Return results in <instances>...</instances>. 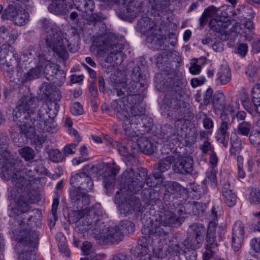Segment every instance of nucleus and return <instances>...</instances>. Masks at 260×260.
<instances>
[{
	"label": "nucleus",
	"mask_w": 260,
	"mask_h": 260,
	"mask_svg": "<svg viewBox=\"0 0 260 260\" xmlns=\"http://www.w3.org/2000/svg\"><path fill=\"white\" fill-rule=\"evenodd\" d=\"M13 58H14L15 62L11 63L9 66H20L21 68H23V64L25 62H29L31 61L33 56L32 53L29 51L23 52L21 55L19 57L18 54L17 53H14L13 55ZM26 63H25L26 65Z\"/></svg>",
	"instance_id": "7c9ffc66"
},
{
	"label": "nucleus",
	"mask_w": 260,
	"mask_h": 260,
	"mask_svg": "<svg viewBox=\"0 0 260 260\" xmlns=\"http://www.w3.org/2000/svg\"><path fill=\"white\" fill-rule=\"evenodd\" d=\"M18 35L17 33L8 32L4 39V43L11 46L17 39Z\"/></svg>",
	"instance_id": "69168bd1"
},
{
	"label": "nucleus",
	"mask_w": 260,
	"mask_h": 260,
	"mask_svg": "<svg viewBox=\"0 0 260 260\" xmlns=\"http://www.w3.org/2000/svg\"><path fill=\"white\" fill-rule=\"evenodd\" d=\"M199 149L202 154L208 155L215 151L214 145L210 141V140H205L202 143L200 144Z\"/></svg>",
	"instance_id": "49530a36"
},
{
	"label": "nucleus",
	"mask_w": 260,
	"mask_h": 260,
	"mask_svg": "<svg viewBox=\"0 0 260 260\" xmlns=\"http://www.w3.org/2000/svg\"><path fill=\"white\" fill-rule=\"evenodd\" d=\"M81 140L80 137H77V143H72L66 145L63 149V153L64 156H68L69 155H73L75 153L77 146L80 141Z\"/></svg>",
	"instance_id": "8fccbe9b"
},
{
	"label": "nucleus",
	"mask_w": 260,
	"mask_h": 260,
	"mask_svg": "<svg viewBox=\"0 0 260 260\" xmlns=\"http://www.w3.org/2000/svg\"><path fill=\"white\" fill-rule=\"evenodd\" d=\"M160 135L167 141L177 144L179 139L178 136L174 133L173 128L169 124H164L160 127Z\"/></svg>",
	"instance_id": "c756f323"
},
{
	"label": "nucleus",
	"mask_w": 260,
	"mask_h": 260,
	"mask_svg": "<svg viewBox=\"0 0 260 260\" xmlns=\"http://www.w3.org/2000/svg\"><path fill=\"white\" fill-rule=\"evenodd\" d=\"M216 9L213 6L209 7L205 9L200 18V25L202 26L205 25L210 17H213L216 14Z\"/></svg>",
	"instance_id": "a19ab883"
},
{
	"label": "nucleus",
	"mask_w": 260,
	"mask_h": 260,
	"mask_svg": "<svg viewBox=\"0 0 260 260\" xmlns=\"http://www.w3.org/2000/svg\"><path fill=\"white\" fill-rule=\"evenodd\" d=\"M147 173V170L144 168H138L136 172L133 169L125 171L123 176L127 186L118 190L116 192V198H117L119 194L136 193L140 191L144 186Z\"/></svg>",
	"instance_id": "ddd939ff"
},
{
	"label": "nucleus",
	"mask_w": 260,
	"mask_h": 260,
	"mask_svg": "<svg viewBox=\"0 0 260 260\" xmlns=\"http://www.w3.org/2000/svg\"><path fill=\"white\" fill-rule=\"evenodd\" d=\"M175 158L173 155H168L161 159L157 164V169L160 172H165L170 168L173 162H175Z\"/></svg>",
	"instance_id": "c9c22d12"
},
{
	"label": "nucleus",
	"mask_w": 260,
	"mask_h": 260,
	"mask_svg": "<svg viewBox=\"0 0 260 260\" xmlns=\"http://www.w3.org/2000/svg\"><path fill=\"white\" fill-rule=\"evenodd\" d=\"M6 149L5 147L4 149L0 150V169L4 178L8 180L14 171V162L16 161Z\"/></svg>",
	"instance_id": "a211bd4d"
},
{
	"label": "nucleus",
	"mask_w": 260,
	"mask_h": 260,
	"mask_svg": "<svg viewBox=\"0 0 260 260\" xmlns=\"http://www.w3.org/2000/svg\"><path fill=\"white\" fill-rule=\"evenodd\" d=\"M14 171L10 179L13 184L17 188L18 192L23 193L21 195L18 201L22 200L27 204L31 203V196L30 193L32 190V185L35 183L36 173L35 170L28 168H24L23 173L30 179H26L24 177L21 176L20 173L18 171L17 165L15 161L14 162Z\"/></svg>",
	"instance_id": "f8f14e48"
},
{
	"label": "nucleus",
	"mask_w": 260,
	"mask_h": 260,
	"mask_svg": "<svg viewBox=\"0 0 260 260\" xmlns=\"http://www.w3.org/2000/svg\"><path fill=\"white\" fill-rule=\"evenodd\" d=\"M18 152L21 157L26 161L31 160L35 156L34 150L28 146H25L19 149Z\"/></svg>",
	"instance_id": "c03bdc74"
},
{
	"label": "nucleus",
	"mask_w": 260,
	"mask_h": 260,
	"mask_svg": "<svg viewBox=\"0 0 260 260\" xmlns=\"http://www.w3.org/2000/svg\"><path fill=\"white\" fill-rule=\"evenodd\" d=\"M228 22L222 21L217 19H212L209 23V25L212 30L220 34L225 32L224 30L228 28Z\"/></svg>",
	"instance_id": "72a5a7b5"
},
{
	"label": "nucleus",
	"mask_w": 260,
	"mask_h": 260,
	"mask_svg": "<svg viewBox=\"0 0 260 260\" xmlns=\"http://www.w3.org/2000/svg\"><path fill=\"white\" fill-rule=\"evenodd\" d=\"M245 229L244 223L240 220L236 221L233 226L231 245L235 251H238L242 246Z\"/></svg>",
	"instance_id": "6ab92c4d"
},
{
	"label": "nucleus",
	"mask_w": 260,
	"mask_h": 260,
	"mask_svg": "<svg viewBox=\"0 0 260 260\" xmlns=\"http://www.w3.org/2000/svg\"><path fill=\"white\" fill-rule=\"evenodd\" d=\"M70 183L73 187L77 186L87 192L92 190L94 187L91 177L84 174L77 173L72 175L70 180Z\"/></svg>",
	"instance_id": "4be33fe9"
},
{
	"label": "nucleus",
	"mask_w": 260,
	"mask_h": 260,
	"mask_svg": "<svg viewBox=\"0 0 260 260\" xmlns=\"http://www.w3.org/2000/svg\"><path fill=\"white\" fill-rule=\"evenodd\" d=\"M45 70L42 66H37L34 68L31 69L28 72L25 73L23 76V80L27 82L35 78H39Z\"/></svg>",
	"instance_id": "f704fd0d"
},
{
	"label": "nucleus",
	"mask_w": 260,
	"mask_h": 260,
	"mask_svg": "<svg viewBox=\"0 0 260 260\" xmlns=\"http://www.w3.org/2000/svg\"><path fill=\"white\" fill-rule=\"evenodd\" d=\"M245 27L243 31H241L242 35L246 38L250 40L252 38V35L254 34V26L253 23L250 20H244L243 22V26Z\"/></svg>",
	"instance_id": "e433bc0d"
},
{
	"label": "nucleus",
	"mask_w": 260,
	"mask_h": 260,
	"mask_svg": "<svg viewBox=\"0 0 260 260\" xmlns=\"http://www.w3.org/2000/svg\"><path fill=\"white\" fill-rule=\"evenodd\" d=\"M252 127L249 122L243 121L240 123L237 127V133L242 136H248L250 134Z\"/></svg>",
	"instance_id": "a18cd8bd"
},
{
	"label": "nucleus",
	"mask_w": 260,
	"mask_h": 260,
	"mask_svg": "<svg viewBox=\"0 0 260 260\" xmlns=\"http://www.w3.org/2000/svg\"><path fill=\"white\" fill-rule=\"evenodd\" d=\"M45 73L47 79L57 86H61L65 81V73L59 69L56 64H47L45 69Z\"/></svg>",
	"instance_id": "412c9836"
},
{
	"label": "nucleus",
	"mask_w": 260,
	"mask_h": 260,
	"mask_svg": "<svg viewBox=\"0 0 260 260\" xmlns=\"http://www.w3.org/2000/svg\"><path fill=\"white\" fill-rule=\"evenodd\" d=\"M81 249L83 254L86 256H89L90 259L95 257L96 254L92 249V246L90 242L88 241L84 242Z\"/></svg>",
	"instance_id": "09e8293b"
},
{
	"label": "nucleus",
	"mask_w": 260,
	"mask_h": 260,
	"mask_svg": "<svg viewBox=\"0 0 260 260\" xmlns=\"http://www.w3.org/2000/svg\"><path fill=\"white\" fill-rule=\"evenodd\" d=\"M149 3L153 9L161 11L166 8L169 5L168 0H149Z\"/></svg>",
	"instance_id": "864d4df0"
},
{
	"label": "nucleus",
	"mask_w": 260,
	"mask_h": 260,
	"mask_svg": "<svg viewBox=\"0 0 260 260\" xmlns=\"http://www.w3.org/2000/svg\"><path fill=\"white\" fill-rule=\"evenodd\" d=\"M20 10V9L17 8L16 6L10 5L3 13L2 16V18L3 19H12L13 21Z\"/></svg>",
	"instance_id": "37998d69"
},
{
	"label": "nucleus",
	"mask_w": 260,
	"mask_h": 260,
	"mask_svg": "<svg viewBox=\"0 0 260 260\" xmlns=\"http://www.w3.org/2000/svg\"><path fill=\"white\" fill-rule=\"evenodd\" d=\"M139 66H136L133 68L131 74V81L125 87L124 78L121 80L119 78L114 79L115 87L113 88V92L116 93L118 96H121L126 92L127 95L133 96L139 95L147 87V80L145 76L140 73Z\"/></svg>",
	"instance_id": "9d476101"
},
{
	"label": "nucleus",
	"mask_w": 260,
	"mask_h": 260,
	"mask_svg": "<svg viewBox=\"0 0 260 260\" xmlns=\"http://www.w3.org/2000/svg\"><path fill=\"white\" fill-rule=\"evenodd\" d=\"M203 242L201 239L188 234L183 242L186 249L185 250L180 247L176 238H173L168 244L167 250L170 254L169 260H196V250L202 246Z\"/></svg>",
	"instance_id": "1a4fd4ad"
},
{
	"label": "nucleus",
	"mask_w": 260,
	"mask_h": 260,
	"mask_svg": "<svg viewBox=\"0 0 260 260\" xmlns=\"http://www.w3.org/2000/svg\"><path fill=\"white\" fill-rule=\"evenodd\" d=\"M145 183L148 187H145L142 191L141 194L143 200L146 204L153 205L158 201V192L155 191L152 187H155L158 183V181L151 175L146 177Z\"/></svg>",
	"instance_id": "f3484780"
},
{
	"label": "nucleus",
	"mask_w": 260,
	"mask_h": 260,
	"mask_svg": "<svg viewBox=\"0 0 260 260\" xmlns=\"http://www.w3.org/2000/svg\"><path fill=\"white\" fill-rule=\"evenodd\" d=\"M29 21V15L25 10L21 8L16 15L13 21L14 23L19 25L23 26L26 24Z\"/></svg>",
	"instance_id": "ea45409f"
},
{
	"label": "nucleus",
	"mask_w": 260,
	"mask_h": 260,
	"mask_svg": "<svg viewBox=\"0 0 260 260\" xmlns=\"http://www.w3.org/2000/svg\"><path fill=\"white\" fill-rule=\"evenodd\" d=\"M118 226L124 235L133 233L135 229V224L126 219L121 221Z\"/></svg>",
	"instance_id": "58836bf2"
},
{
	"label": "nucleus",
	"mask_w": 260,
	"mask_h": 260,
	"mask_svg": "<svg viewBox=\"0 0 260 260\" xmlns=\"http://www.w3.org/2000/svg\"><path fill=\"white\" fill-rule=\"evenodd\" d=\"M217 212L215 207L211 209L210 217L212 220L209 223L208 227L206 230L205 237V251L203 253V260H209L213 256L214 250L219 246L218 242L221 241L222 238L220 235L217 238L216 229L218 223L216 222L217 219Z\"/></svg>",
	"instance_id": "4468645a"
},
{
	"label": "nucleus",
	"mask_w": 260,
	"mask_h": 260,
	"mask_svg": "<svg viewBox=\"0 0 260 260\" xmlns=\"http://www.w3.org/2000/svg\"><path fill=\"white\" fill-rule=\"evenodd\" d=\"M75 6L79 11L84 13L83 16L90 21H99V19L93 11L94 9L93 0H75Z\"/></svg>",
	"instance_id": "5701e85b"
},
{
	"label": "nucleus",
	"mask_w": 260,
	"mask_h": 260,
	"mask_svg": "<svg viewBox=\"0 0 260 260\" xmlns=\"http://www.w3.org/2000/svg\"><path fill=\"white\" fill-rule=\"evenodd\" d=\"M222 199L224 203L229 207L234 206L237 201V196L233 192L229 193L222 196Z\"/></svg>",
	"instance_id": "6e6d98bb"
},
{
	"label": "nucleus",
	"mask_w": 260,
	"mask_h": 260,
	"mask_svg": "<svg viewBox=\"0 0 260 260\" xmlns=\"http://www.w3.org/2000/svg\"><path fill=\"white\" fill-rule=\"evenodd\" d=\"M70 111L74 115H80L83 113V106L79 102H74L70 107Z\"/></svg>",
	"instance_id": "e2e57ef3"
},
{
	"label": "nucleus",
	"mask_w": 260,
	"mask_h": 260,
	"mask_svg": "<svg viewBox=\"0 0 260 260\" xmlns=\"http://www.w3.org/2000/svg\"><path fill=\"white\" fill-rule=\"evenodd\" d=\"M166 245L145 235L141 237L135 249L138 260H160L167 256Z\"/></svg>",
	"instance_id": "6e6552de"
},
{
	"label": "nucleus",
	"mask_w": 260,
	"mask_h": 260,
	"mask_svg": "<svg viewBox=\"0 0 260 260\" xmlns=\"http://www.w3.org/2000/svg\"><path fill=\"white\" fill-rule=\"evenodd\" d=\"M13 212L16 215V219L20 225L19 235L18 240L19 242L29 248L36 249L39 244V233L29 229L27 223L32 218V215L28 213L35 212V214L40 215L41 212L38 209H31L29 205L22 200L18 201Z\"/></svg>",
	"instance_id": "20e7f679"
},
{
	"label": "nucleus",
	"mask_w": 260,
	"mask_h": 260,
	"mask_svg": "<svg viewBox=\"0 0 260 260\" xmlns=\"http://www.w3.org/2000/svg\"><path fill=\"white\" fill-rule=\"evenodd\" d=\"M111 107L123 120V133L125 137L135 139L151 130L152 119L145 114L146 108L143 99H116L112 102Z\"/></svg>",
	"instance_id": "f03ea898"
},
{
	"label": "nucleus",
	"mask_w": 260,
	"mask_h": 260,
	"mask_svg": "<svg viewBox=\"0 0 260 260\" xmlns=\"http://www.w3.org/2000/svg\"><path fill=\"white\" fill-rule=\"evenodd\" d=\"M117 37L112 33L107 32L102 35L95 40V45L99 54L108 52L105 61L116 65L120 64L124 59L122 51V45L118 43Z\"/></svg>",
	"instance_id": "0eeeda50"
},
{
	"label": "nucleus",
	"mask_w": 260,
	"mask_h": 260,
	"mask_svg": "<svg viewBox=\"0 0 260 260\" xmlns=\"http://www.w3.org/2000/svg\"><path fill=\"white\" fill-rule=\"evenodd\" d=\"M186 189L181 185L179 183L174 181L172 182L168 186L166 191L164 197V200L166 202H168V204L171 205L169 203L171 199L181 196L182 193H185Z\"/></svg>",
	"instance_id": "c85d7f7f"
},
{
	"label": "nucleus",
	"mask_w": 260,
	"mask_h": 260,
	"mask_svg": "<svg viewBox=\"0 0 260 260\" xmlns=\"http://www.w3.org/2000/svg\"><path fill=\"white\" fill-rule=\"evenodd\" d=\"M249 200L255 204L260 203V189L256 187H252L249 192Z\"/></svg>",
	"instance_id": "13d9d810"
},
{
	"label": "nucleus",
	"mask_w": 260,
	"mask_h": 260,
	"mask_svg": "<svg viewBox=\"0 0 260 260\" xmlns=\"http://www.w3.org/2000/svg\"><path fill=\"white\" fill-rule=\"evenodd\" d=\"M182 218L171 211H165L164 215L161 217L160 222L150 220L147 225H144L141 230L142 233L156 241L160 240V243L167 246L170 241L175 238L170 235L171 229L169 227L180 225Z\"/></svg>",
	"instance_id": "39448f33"
},
{
	"label": "nucleus",
	"mask_w": 260,
	"mask_h": 260,
	"mask_svg": "<svg viewBox=\"0 0 260 260\" xmlns=\"http://www.w3.org/2000/svg\"><path fill=\"white\" fill-rule=\"evenodd\" d=\"M217 172L213 169L207 172V178L211 181V185L215 187L217 184Z\"/></svg>",
	"instance_id": "0e129e2a"
},
{
	"label": "nucleus",
	"mask_w": 260,
	"mask_h": 260,
	"mask_svg": "<svg viewBox=\"0 0 260 260\" xmlns=\"http://www.w3.org/2000/svg\"><path fill=\"white\" fill-rule=\"evenodd\" d=\"M218 79L222 84H225L231 79V73L229 67L226 65H222L218 73Z\"/></svg>",
	"instance_id": "4c0bfd02"
},
{
	"label": "nucleus",
	"mask_w": 260,
	"mask_h": 260,
	"mask_svg": "<svg viewBox=\"0 0 260 260\" xmlns=\"http://www.w3.org/2000/svg\"><path fill=\"white\" fill-rule=\"evenodd\" d=\"M59 110L55 99H21L14 110L13 119L17 122L20 132L32 137L35 128L43 133L55 129L56 124L53 118Z\"/></svg>",
	"instance_id": "f257e3e1"
},
{
	"label": "nucleus",
	"mask_w": 260,
	"mask_h": 260,
	"mask_svg": "<svg viewBox=\"0 0 260 260\" xmlns=\"http://www.w3.org/2000/svg\"><path fill=\"white\" fill-rule=\"evenodd\" d=\"M221 121L217 131L216 135L217 141L222 144L226 148L228 146V141L230 136V133L228 130L230 128L232 123L230 122V118L226 114H222L221 115Z\"/></svg>",
	"instance_id": "aec40b11"
},
{
	"label": "nucleus",
	"mask_w": 260,
	"mask_h": 260,
	"mask_svg": "<svg viewBox=\"0 0 260 260\" xmlns=\"http://www.w3.org/2000/svg\"><path fill=\"white\" fill-rule=\"evenodd\" d=\"M231 148L230 153L236 155L237 153H239L242 149L241 141L239 138H236L235 139H231Z\"/></svg>",
	"instance_id": "4d7b16f0"
},
{
	"label": "nucleus",
	"mask_w": 260,
	"mask_h": 260,
	"mask_svg": "<svg viewBox=\"0 0 260 260\" xmlns=\"http://www.w3.org/2000/svg\"><path fill=\"white\" fill-rule=\"evenodd\" d=\"M155 27L154 22L148 17L141 18L138 22V27L140 32L148 37V40H151L156 44V48L161 49L163 40L157 37L153 36V30Z\"/></svg>",
	"instance_id": "dca6fc26"
},
{
	"label": "nucleus",
	"mask_w": 260,
	"mask_h": 260,
	"mask_svg": "<svg viewBox=\"0 0 260 260\" xmlns=\"http://www.w3.org/2000/svg\"><path fill=\"white\" fill-rule=\"evenodd\" d=\"M259 127L258 130L252 131L249 135V140L253 145H258L260 144V120L257 123Z\"/></svg>",
	"instance_id": "3c124183"
},
{
	"label": "nucleus",
	"mask_w": 260,
	"mask_h": 260,
	"mask_svg": "<svg viewBox=\"0 0 260 260\" xmlns=\"http://www.w3.org/2000/svg\"><path fill=\"white\" fill-rule=\"evenodd\" d=\"M250 246L257 253H260V238H254L251 240Z\"/></svg>",
	"instance_id": "774afa93"
},
{
	"label": "nucleus",
	"mask_w": 260,
	"mask_h": 260,
	"mask_svg": "<svg viewBox=\"0 0 260 260\" xmlns=\"http://www.w3.org/2000/svg\"><path fill=\"white\" fill-rule=\"evenodd\" d=\"M125 194H119L118 198L115 197L118 203H121L120 210L122 213L125 216L134 215L138 216L142 213L143 207L141 203L140 199L135 196L126 197Z\"/></svg>",
	"instance_id": "2eb2a0df"
},
{
	"label": "nucleus",
	"mask_w": 260,
	"mask_h": 260,
	"mask_svg": "<svg viewBox=\"0 0 260 260\" xmlns=\"http://www.w3.org/2000/svg\"><path fill=\"white\" fill-rule=\"evenodd\" d=\"M45 40L47 46L62 58L68 56L67 47L71 52L77 51L79 48L74 44L72 45L73 41L68 39L67 34L59 28H54L53 31L45 35Z\"/></svg>",
	"instance_id": "9b49d317"
},
{
	"label": "nucleus",
	"mask_w": 260,
	"mask_h": 260,
	"mask_svg": "<svg viewBox=\"0 0 260 260\" xmlns=\"http://www.w3.org/2000/svg\"><path fill=\"white\" fill-rule=\"evenodd\" d=\"M36 249L29 248L18 253V260H36Z\"/></svg>",
	"instance_id": "79ce46f5"
},
{
	"label": "nucleus",
	"mask_w": 260,
	"mask_h": 260,
	"mask_svg": "<svg viewBox=\"0 0 260 260\" xmlns=\"http://www.w3.org/2000/svg\"><path fill=\"white\" fill-rule=\"evenodd\" d=\"M206 231L205 226L202 223H194L189 226L188 234L194 237L204 240V235Z\"/></svg>",
	"instance_id": "2f4dec72"
},
{
	"label": "nucleus",
	"mask_w": 260,
	"mask_h": 260,
	"mask_svg": "<svg viewBox=\"0 0 260 260\" xmlns=\"http://www.w3.org/2000/svg\"><path fill=\"white\" fill-rule=\"evenodd\" d=\"M101 212L94 208L88 211L77 210L74 212L77 221L75 231L83 234L91 230L94 238L104 244H114L122 241L124 235L118 226L106 227L101 221Z\"/></svg>",
	"instance_id": "7ed1b4c3"
},
{
	"label": "nucleus",
	"mask_w": 260,
	"mask_h": 260,
	"mask_svg": "<svg viewBox=\"0 0 260 260\" xmlns=\"http://www.w3.org/2000/svg\"><path fill=\"white\" fill-rule=\"evenodd\" d=\"M186 99H161L158 102L162 113L176 120L175 125L193 118V109L190 103L184 101Z\"/></svg>",
	"instance_id": "423d86ee"
},
{
	"label": "nucleus",
	"mask_w": 260,
	"mask_h": 260,
	"mask_svg": "<svg viewBox=\"0 0 260 260\" xmlns=\"http://www.w3.org/2000/svg\"><path fill=\"white\" fill-rule=\"evenodd\" d=\"M16 122V125L14 127V129L17 131V132L20 133V134L24 135V136L27 138H34V143L36 145H42L43 143H45L46 141V138L43 136H36V131H38L39 132L36 128H35V135L32 137H28L25 136L24 134H23L22 132H20L19 128L17 127V122L16 121H14Z\"/></svg>",
	"instance_id": "de8ad7c7"
},
{
	"label": "nucleus",
	"mask_w": 260,
	"mask_h": 260,
	"mask_svg": "<svg viewBox=\"0 0 260 260\" xmlns=\"http://www.w3.org/2000/svg\"><path fill=\"white\" fill-rule=\"evenodd\" d=\"M258 68L254 64H250L246 71V75L250 78L252 82H254L258 74Z\"/></svg>",
	"instance_id": "bf43d9fd"
},
{
	"label": "nucleus",
	"mask_w": 260,
	"mask_h": 260,
	"mask_svg": "<svg viewBox=\"0 0 260 260\" xmlns=\"http://www.w3.org/2000/svg\"><path fill=\"white\" fill-rule=\"evenodd\" d=\"M122 8H120L121 10L119 11L121 13L119 12V10L117 11L118 16L122 19L134 18L140 12V8L138 7V3L133 0L127 3Z\"/></svg>",
	"instance_id": "cd10ccee"
},
{
	"label": "nucleus",
	"mask_w": 260,
	"mask_h": 260,
	"mask_svg": "<svg viewBox=\"0 0 260 260\" xmlns=\"http://www.w3.org/2000/svg\"><path fill=\"white\" fill-rule=\"evenodd\" d=\"M209 155V162L212 168L213 169L217 166L219 162V158L215 151L211 152Z\"/></svg>",
	"instance_id": "338daca9"
},
{
	"label": "nucleus",
	"mask_w": 260,
	"mask_h": 260,
	"mask_svg": "<svg viewBox=\"0 0 260 260\" xmlns=\"http://www.w3.org/2000/svg\"><path fill=\"white\" fill-rule=\"evenodd\" d=\"M193 159L191 157H181L175 162L173 169L176 173L178 174H190L193 171Z\"/></svg>",
	"instance_id": "a878e982"
},
{
	"label": "nucleus",
	"mask_w": 260,
	"mask_h": 260,
	"mask_svg": "<svg viewBox=\"0 0 260 260\" xmlns=\"http://www.w3.org/2000/svg\"><path fill=\"white\" fill-rule=\"evenodd\" d=\"M40 23L42 28L45 31V35L48 34L50 31H53L54 28H59L55 24L52 23L49 20L46 18H42L40 20Z\"/></svg>",
	"instance_id": "603ef678"
},
{
	"label": "nucleus",
	"mask_w": 260,
	"mask_h": 260,
	"mask_svg": "<svg viewBox=\"0 0 260 260\" xmlns=\"http://www.w3.org/2000/svg\"><path fill=\"white\" fill-rule=\"evenodd\" d=\"M99 170L100 169L98 166L92 164H89L83 167L82 172L80 173V174H84L90 176V175L99 173Z\"/></svg>",
	"instance_id": "5fc2aeb1"
},
{
	"label": "nucleus",
	"mask_w": 260,
	"mask_h": 260,
	"mask_svg": "<svg viewBox=\"0 0 260 260\" xmlns=\"http://www.w3.org/2000/svg\"><path fill=\"white\" fill-rule=\"evenodd\" d=\"M72 9L69 0H54L49 5V12L56 15H65Z\"/></svg>",
	"instance_id": "bb28decb"
},
{
	"label": "nucleus",
	"mask_w": 260,
	"mask_h": 260,
	"mask_svg": "<svg viewBox=\"0 0 260 260\" xmlns=\"http://www.w3.org/2000/svg\"><path fill=\"white\" fill-rule=\"evenodd\" d=\"M50 157L54 162H61L64 159V155L58 149L53 150L50 154Z\"/></svg>",
	"instance_id": "680f3d73"
},
{
	"label": "nucleus",
	"mask_w": 260,
	"mask_h": 260,
	"mask_svg": "<svg viewBox=\"0 0 260 260\" xmlns=\"http://www.w3.org/2000/svg\"><path fill=\"white\" fill-rule=\"evenodd\" d=\"M39 94L42 98H49L50 96L52 97L61 96L60 92L57 89L47 83H44L41 85L40 88Z\"/></svg>",
	"instance_id": "473e14b6"
},
{
	"label": "nucleus",
	"mask_w": 260,
	"mask_h": 260,
	"mask_svg": "<svg viewBox=\"0 0 260 260\" xmlns=\"http://www.w3.org/2000/svg\"><path fill=\"white\" fill-rule=\"evenodd\" d=\"M244 158L242 156L238 155L237 157V168H238V177L239 178H244L245 177L246 173L243 169Z\"/></svg>",
	"instance_id": "052dcab7"
},
{
	"label": "nucleus",
	"mask_w": 260,
	"mask_h": 260,
	"mask_svg": "<svg viewBox=\"0 0 260 260\" xmlns=\"http://www.w3.org/2000/svg\"><path fill=\"white\" fill-rule=\"evenodd\" d=\"M125 139L133 142L135 146H137L139 150L146 154H152L156 150L155 144L148 138L143 137V135H140V137H136L135 139L125 137Z\"/></svg>",
	"instance_id": "393cba45"
},
{
	"label": "nucleus",
	"mask_w": 260,
	"mask_h": 260,
	"mask_svg": "<svg viewBox=\"0 0 260 260\" xmlns=\"http://www.w3.org/2000/svg\"><path fill=\"white\" fill-rule=\"evenodd\" d=\"M69 190L70 198L73 206L82 209L88 205L90 202L89 195L82 191L81 189L74 187Z\"/></svg>",
	"instance_id": "b1692460"
}]
</instances>
